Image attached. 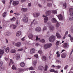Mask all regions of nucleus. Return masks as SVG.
<instances>
[{
    "label": "nucleus",
    "mask_w": 73,
    "mask_h": 73,
    "mask_svg": "<svg viewBox=\"0 0 73 73\" xmlns=\"http://www.w3.org/2000/svg\"><path fill=\"white\" fill-rule=\"evenodd\" d=\"M52 46V43L45 44L44 45V49H46L48 48H50Z\"/></svg>",
    "instance_id": "f257e3e1"
},
{
    "label": "nucleus",
    "mask_w": 73,
    "mask_h": 73,
    "mask_svg": "<svg viewBox=\"0 0 73 73\" xmlns=\"http://www.w3.org/2000/svg\"><path fill=\"white\" fill-rule=\"evenodd\" d=\"M50 42H53L56 40V36L54 35H52L49 38Z\"/></svg>",
    "instance_id": "f03ea898"
},
{
    "label": "nucleus",
    "mask_w": 73,
    "mask_h": 73,
    "mask_svg": "<svg viewBox=\"0 0 73 73\" xmlns=\"http://www.w3.org/2000/svg\"><path fill=\"white\" fill-rule=\"evenodd\" d=\"M56 16L58 17V19L60 21H62V20H64V18L63 17H62V15L60 14L59 15H56Z\"/></svg>",
    "instance_id": "7ed1b4c3"
},
{
    "label": "nucleus",
    "mask_w": 73,
    "mask_h": 73,
    "mask_svg": "<svg viewBox=\"0 0 73 73\" xmlns=\"http://www.w3.org/2000/svg\"><path fill=\"white\" fill-rule=\"evenodd\" d=\"M23 21L25 23H27L28 21V18L27 17H25L23 18Z\"/></svg>",
    "instance_id": "20e7f679"
},
{
    "label": "nucleus",
    "mask_w": 73,
    "mask_h": 73,
    "mask_svg": "<svg viewBox=\"0 0 73 73\" xmlns=\"http://www.w3.org/2000/svg\"><path fill=\"white\" fill-rule=\"evenodd\" d=\"M19 4V1H14L13 2V5L14 6H17Z\"/></svg>",
    "instance_id": "39448f33"
},
{
    "label": "nucleus",
    "mask_w": 73,
    "mask_h": 73,
    "mask_svg": "<svg viewBox=\"0 0 73 73\" xmlns=\"http://www.w3.org/2000/svg\"><path fill=\"white\" fill-rule=\"evenodd\" d=\"M51 13V11H46V15L45 16V15H43L42 16V17H46L47 16H48L49 14H50Z\"/></svg>",
    "instance_id": "423d86ee"
},
{
    "label": "nucleus",
    "mask_w": 73,
    "mask_h": 73,
    "mask_svg": "<svg viewBox=\"0 0 73 73\" xmlns=\"http://www.w3.org/2000/svg\"><path fill=\"white\" fill-rule=\"evenodd\" d=\"M36 51L35 50V49L34 48L31 49L30 51V54H33V53H35Z\"/></svg>",
    "instance_id": "0eeeda50"
},
{
    "label": "nucleus",
    "mask_w": 73,
    "mask_h": 73,
    "mask_svg": "<svg viewBox=\"0 0 73 73\" xmlns=\"http://www.w3.org/2000/svg\"><path fill=\"white\" fill-rule=\"evenodd\" d=\"M51 21L53 23H56L58 22L57 21V19L54 18H52Z\"/></svg>",
    "instance_id": "6e6552de"
},
{
    "label": "nucleus",
    "mask_w": 73,
    "mask_h": 73,
    "mask_svg": "<svg viewBox=\"0 0 73 73\" xmlns=\"http://www.w3.org/2000/svg\"><path fill=\"white\" fill-rule=\"evenodd\" d=\"M28 37L29 38V39H32V38L33 37V35L31 33H30L29 34L28 36Z\"/></svg>",
    "instance_id": "1a4fd4ad"
},
{
    "label": "nucleus",
    "mask_w": 73,
    "mask_h": 73,
    "mask_svg": "<svg viewBox=\"0 0 73 73\" xmlns=\"http://www.w3.org/2000/svg\"><path fill=\"white\" fill-rule=\"evenodd\" d=\"M20 57V55L19 54H17L15 55V58L16 60H19Z\"/></svg>",
    "instance_id": "9d476101"
},
{
    "label": "nucleus",
    "mask_w": 73,
    "mask_h": 73,
    "mask_svg": "<svg viewBox=\"0 0 73 73\" xmlns=\"http://www.w3.org/2000/svg\"><path fill=\"white\" fill-rule=\"evenodd\" d=\"M21 42H19L16 43L15 44V45L17 47H20V46H21Z\"/></svg>",
    "instance_id": "9b49d317"
},
{
    "label": "nucleus",
    "mask_w": 73,
    "mask_h": 73,
    "mask_svg": "<svg viewBox=\"0 0 73 73\" xmlns=\"http://www.w3.org/2000/svg\"><path fill=\"white\" fill-rule=\"evenodd\" d=\"M39 15H40V14L36 13H34L33 14V16L35 17H37Z\"/></svg>",
    "instance_id": "f8f14e48"
},
{
    "label": "nucleus",
    "mask_w": 73,
    "mask_h": 73,
    "mask_svg": "<svg viewBox=\"0 0 73 73\" xmlns=\"http://www.w3.org/2000/svg\"><path fill=\"white\" fill-rule=\"evenodd\" d=\"M11 28H13L14 29H15L16 27H17V25H14L13 24L11 25L10 26Z\"/></svg>",
    "instance_id": "ddd939ff"
},
{
    "label": "nucleus",
    "mask_w": 73,
    "mask_h": 73,
    "mask_svg": "<svg viewBox=\"0 0 73 73\" xmlns=\"http://www.w3.org/2000/svg\"><path fill=\"white\" fill-rule=\"evenodd\" d=\"M21 32L20 31H19L16 33V36L17 37H19L21 35Z\"/></svg>",
    "instance_id": "4468645a"
},
{
    "label": "nucleus",
    "mask_w": 73,
    "mask_h": 73,
    "mask_svg": "<svg viewBox=\"0 0 73 73\" xmlns=\"http://www.w3.org/2000/svg\"><path fill=\"white\" fill-rule=\"evenodd\" d=\"M37 60H35L33 62V66L35 67H36V64H37Z\"/></svg>",
    "instance_id": "2eb2a0df"
},
{
    "label": "nucleus",
    "mask_w": 73,
    "mask_h": 73,
    "mask_svg": "<svg viewBox=\"0 0 73 73\" xmlns=\"http://www.w3.org/2000/svg\"><path fill=\"white\" fill-rule=\"evenodd\" d=\"M5 67L4 66H0V70L2 71L3 70H4V69H5Z\"/></svg>",
    "instance_id": "dca6fc26"
},
{
    "label": "nucleus",
    "mask_w": 73,
    "mask_h": 73,
    "mask_svg": "<svg viewBox=\"0 0 73 73\" xmlns=\"http://www.w3.org/2000/svg\"><path fill=\"white\" fill-rule=\"evenodd\" d=\"M41 30V28L40 27H38L35 29V31H38H38H40Z\"/></svg>",
    "instance_id": "f3484780"
},
{
    "label": "nucleus",
    "mask_w": 73,
    "mask_h": 73,
    "mask_svg": "<svg viewBox=\"0 0 73 73\" xmlns=\"http://www.w3.org/2000/svg\"><path fill=\"white\" fill-rule=\"evenodd\" d=\"M20 65L21 67H24L25 66V63L23 62H22L20 64Z\"/></svg>",
    "instance_id": "a211bd4d"
},
{
    "label": "nucleus",
    "mask_w": 73,
    "mask_h": 73,
    "mask_svg": "<svg viewBox=\"0 0 73 73\" xmlns=\"http://www.w3.org/2000/svg\"><path fill=\"white\" fill-rule=\"evenodd\" d=\"M48 20V17H46L44 18V23H46Z\"/></svg>",
    "instance_id": "6ab92c4d"
},
{
    "label": "nucleus",
    "mask_w": 73,
    "mask_h": 73,
    "mask_svg": "<svg viewBox=\"0 0 73 73\" xmlns=\"http://www.w3.org/2000/svg\"><path fill=\"white\" fill-rule=\"evenodd\" d=\"M21 10L22 11H23V12H27L28 11V9L27 8H23L21 9Z\"/></svg>",
    "instance_id": "aec40b11"
},
{
    "label": "nucleus",
    "mask_w": 73,
    "mask_h": 73,
    "mask_svg": "<svg viewBox=\"0 0 73 73\" xmlns=\"http://www.w3.org/2000/svg\"><path fill=\"white\" fill-rule=\"evenodd\" d=\"M54 28L53 26H51L50 27V32H52L53 31V30H54Z\"/></svg>",
    "instance_id": "412c9836"
},
{
    "label": "nucleus",
    "mask_w": 73,
    "mask_h": 73,
    "mask_svg": "<svg viewBox=\"0 0 73 73\" xmlns=\"http://www.w3.org/2000/svg\"><path fill=\"white\" fill-rule=\"evenodd\" d=\"M41 58L43 61H46V57L45 56H42Z\"/></svg>",
    "instance_id": "4be33fe9"
},
{
    "label": "nucleus",
    "mask_w": 73,
    "mask_h": 73,
    "mask_svg": "<svg viewBox=\"0 0 73 73\" xmlns=\"http://www.w3.org/2000/svg\"><path fill=\"white\" fill-rule=\"evenodd\" d=\"M7 15V12H5L3 14V17H5V16Z\"/></svg>",
    "instance_id": "5701e85b"
},
{
    "label": "nucleus",
    "mask_w": 73,
    "mask_h": 73,
    "mask_svg": "<svg viewBox=\"0 0 73 73\" xmlns=\"http://www.w3.org/2000/svg\"><path fill=\"white\" fill-rule=\"evenodd\" d=\"M16 51L15 49H12L10 51V52L11 53H16Z\"/></svg>",
    "instance_id": "b1692460"
},
{
    "label": "nucleus",
    "mask_w": 73,
    "mask_h": 73,
    "mask_svg": "<svg viewBox=\"0 0 73 73\" xmlns=\"http://www.w3.org/2000/svg\"><path fill=\"white\" fill-rule=\"evenodd\" d=\"M56 35L57 38H61V36L58 34V33H57Z\"/></svg>",
    "instance_id": "393cba45"
},
{
    "label": "nucleus",
    "mask_w": 73,
    "mask_h": 73,
    "mask_svg": "<svg viewBox=\"0 0 73 73\" xmlns=\"http://www.w3.org/2000/svg\"><path fill=\"white\" fill-rule=\"evenodd\" d=\"M56 27H57V28L59 27H60V23H58V22H57L56 23Z\"/></svg>",
    "instance_id": "a878e982"
},
{
    "label": "nucleus",
    "mask_w": 73,
    "mask_h": 73,
    "mask_svg": "<svg viewBox=\"0 0 73 73\" xmlns=\"http://www.w3.org/2000/svg\"><path fill=\"white\" fill-rule=\"evenodd\" d=\"M38 69L39 70H43V69H44V67L42 66H39Z\"/></svg>",
    "instance_id": "bb28decb"
},
{
    "label": "nucleus",
    "mask_w": 73,
    "mask_h": 73,
    "mask_svg": "<svg viewBox=\"0 0 73 73\" xmlns=\"http://www.w3.org/2000/svg\"><path fill=\"white\" fill-rule=\"evenodd\" d=\"M5 50L6 53H8V52H9V47L7 48L6 49H5Z\"/></svg>",
    "instance_id": "cd10ccee"
},
{
    "label": "nucleus",
    "mask_w": 73,
    "mask_h": 73,
    "mask_svg": "<svg viewBox=\"0 0 73 73\" xmlns=\"http://www.w3.org/2000/svg\"><path fill=\"white\" fill-rule=\"evenodd\" d=\"M52 4L50 3H48L47 4V6L48 7H52Z\"/></svg>",
    "instance_id": "c85d7f7f"
},
{
    "label": "nucleus",
    "mask_w": 73,
    "mask_h": 73,
    "mask_svg": "<svg viewBox=\"0 0 73 73\" xmlns=\"http://www.w3.org/2000/svg\"><path fill=\"white\" fill-rule=\"evenodd\" d=\"M15 20L16 18H15V17H13L10 19V20L11 21H15Z\"/></svg>",
    "instance_id": "c756f323"
},
{
    "label": "nucleus",
    "mask_w": 73,
    "mask_h": 73,
    "mask_svg": "<svg viewBox=\"0 0 73 73\" xmlns=\"http://www.w3.org/2000/svg\"><path fill=\"white\" fill-rule=\"evenodd\" d=\"M40 42H42V43H44L45 42V40L44 39H42L40 40Z\"/></svg>",
    "instance_id": "7c9ffc66"
},
{
    "label": "nucleus",
    "mask_w": 73,
    "mask_h": 73,
    "mask_svg": "<svg viewBox=\"0 0 73 73\" xmlns=\"http://www.w3.org/2000/svg\"><path fill=\"white\" fill-rule=\"evenodd\" d=\"M4 54V50H0V54Z\"/></svg>",
    "instance_id": "2f4dec72"
},
{
    "label": "nucleus",
    "mask_w": 73,
    "mask_h": 73,
    "mask_svg": "<svg viewBox=\"0 0 73 73\" xmlns=\"http://www.w3.org/2000/svg\"><path fill=\"white\" fill-rule=\"evenodd\" d=\"M13 64V60H10L9 65H11V64Z\"/></svg>",
    "instance_id": "473e14b6"
},
{
    "label": "nucleus",
    "mask_w": 73,
    "mask_h": 73,
    "mask_svg": "<svg viewBox=\"0 0 73 73\" xmlns=\"http://www.w3.org/2000/svg\"><path fill=\"white\" fill-rule=\"evenodd\" d=\"M12 68L13 70H16V68L15 67L14 65L13 66Z\"/></svg>",
    "instance_id": "72a5a7b5"
},
{
    "label": "nucleus",
    "mask_w": 73,
    "mask_h": 73,
    "mask_svg": "<svg viewBox=\"0 0 73 73\" xmlns=\"http://www.w3.org/2000/svg\"><path fill=\"white\" fill-rule=\"evenodd\" d=\"M68 44L66 43H65L64 44V48H66L67 47H68Z\"/></svg>",
    "instance_id": "f704fd0d"
},
{
    "label": "nucleus",
    "mask_w": 73,
    "mask_h": 73,
    "mask_svg": "<svg viewBox=\"0 0 73 73\" xmlns=\"http://www.w3.org/2000/svg\"><path fill=\"white\" fill-rule=\"evenodd\" d=\"M70 16L73 17V12H70Z\"/></svg>",
    "instance_id": "c9c22d12"
},
{
    "label": "nucleus",
    "mask_w": 73,
    "mask_h": 73,
    "mask_svg": "<svg viewBox=\"0 0 73 73\" xmlns=\"http://www.w3.org/2000/svg\"><path fill=\"white\" fill-rule=\"evenodd\" d=\"M73 12V9L72 8H71L69 9V12Z\"/></svg>",
    "instance_id": "e433bc0d"
},
{
    "label": "nucleus",
    "mask_w": 73,
    "mask_h": 73,
    "mask_svg": "<svg viewBox=\"0 0 73 73\" xmlns=\"http://www.w3.org/2000/svg\"><path fill=\"white\" fill-rule=\"evenodd\" d=\"M69 20L71 21H73V17H72L70 16L69 18Z\"/></svg>",
    "instance_id": "4c0bfd02"
},
{
    "label": "nucleus",
    "mask_w": 73,
    "mask_h": 73,
    "mask_svg": "<svg viewBox=\"0 0 73 73\" xmlns=\"http://www.w3.org/2000/svg\"><path fill=\"white\" fill-rule=\"evenodd\" d=\"M52 12L54 14H57V11L56 10H52Z\"/></svg>",
    "instance_id": "58836bf2"
},
{
    "label": "nucleus",
    "mask_w": 73,
    "mask_h": 73,
    "mask_svg": "<svg viewBox=\"0 0 73 73\" xmlns=\"http://www.w3.org/2000/svg\"><path fill=\"white\" fill-rule=\"evenodd\" d=\"M50 72H55V71L54 69H53L50 70Z\"/></svg>",
    "instance_id": "ea45409f"
},
{
    "label": "nucleus",
    "mask_w": 73,
    "mask_h": 73,
    "mask_svg": "<svg viewBox=\"0 0 73 73\" xmlns=\"http://www.w3.org/2000/svg\"><path fill=\"white\" fill-rule=\"evenodd\" d=\"M48 69V66L46 65H45V67L44 68V70L45 71H46L47 70V69Z\"/></svg>",
    "instance_id": "a19ab883"
},
{
    "label": "nucleus",
    "mask_w": 73,
    "mask_h": 73,
    "mask_svg": "<svg viewBox=\"0 0 73 73\" xmlns=\"http://www.w3.org/2000/svg\"><path fill=\"white\" fill-rule=\"evenodd\" d=\"M59 43H60V41H58L56 42V45H57V46L58 45H59Z\"/></svg>",
    "instance_id": "79ce46f5"
},
{
    "label": "nucleus",
    "mask_w": 73,
    "mask_h": 73,
    "mask_svg": "<svg viewBox=\"0 0 73 73\" xmlns=\"http://www.w3.org/2000/svg\"><path fill=\"white\" fill-rule=\"evenodd\" d=\"M64 9H66V7H67V5H66V3H65L64 4Z\"/></svg>",
    "instance_id": "37998d69"
},
{
    "label": "nucleus",
    "mask_w": 73,
    "mask_h": 73,
    "mask_svg": "<svg viewBox=\"0 0 73 73\" xmlns=\"http://www.w3.org/2000/svg\"><path fill=\"white\" fill-rule=\"evenodd\" d=\"M38 53H39L40 54H42V51L41 50H39L38 51Z\"/></svg>",
    "instance_id": "c03bdc74"
},
{
    "label": "nucleus",
    "mask_w": 73,
    "mask_h": 73,
    "mask_svg": "<svg viewBox=\"0 0 73 73\" xmlns=\"http://www.w3.org/2000/svg\"><path fill=\"white\" fill-rule=\"evenodd\" d=\"M61 57L62 58H64V53H63L61 54Z\"/></svg>",
    "instance_id": "a18cd8bd"
},
{
    "label": "nucleus",
    "mask_w": 73,
    "mask_h": 73,
    "mask_svg": "<svg viewBox=\"0 0 73 73\" xmlns=\"http://www.w3.org/2000/svg\"><path fill=\"white\" fill-rule=\"evenodd\" d=\"M29 70H33L34 69V68L33 67H31L29 68Z\"/></svg>",
    "instance_id": "49530a36"
},
{
    "label": "nucleus",
    "mask_w": 73,
    "mask_h": 73,
    "mask_svg": "<svg viewBox=\"0 0 73 73\" xmlns=\"http://www.w3.org/2000/svg\"><path fill=\"white\" fill-rule=\"evenodd\" d=\"M71 32L72 33H73V26L71 27Z\"/></svg>",
    "instance_id": "de8ad7c7"
},
{
    "label": "nucleus",
    "mask_w": 73,
    "mask_h": 73,
    "mask_svg": "<svg viewBox=\"0 0 73 73\" xmlns=\"http://www.w3.org/2000/svg\"><path fill=\"white\" fill-rule=\"evenodd\" d=\"M34 57H35L36 58H38V55L37 54H36L34 56Z\"/></svg>",
    "instance_id": "09e8293b"
},
{
    "label": "nucleus",
    "mask_w": 73,
    "mask_h": 73,
    "mask_svg": "<svg viewBox=\"0 0 73 73\" xmlns=\"http://www.w3.org/2000/svg\"><path fill=\"white\" fill-rule=\"evenodd\" d=\"M56 67L58 69H60L61 68V66L58 65V66H56Z\"/></svg>",
    "instance_id": "8fccbe9b"
},
{
    "label": "nucleus",
    "mask_w": 73,
    "mask_h": 73,
    "mask_svg": "<svg viewBox=\"0 0 73 73\" xmlns=\"http://www.w3.org/2000/svg\"><path fill=\"white\" fill-rule=\"evenodd\" d=\"M19 72H22V71H24V69L23 68H21L19 69Z\"/></svg>",
    "instance_id": "3c124183"
},
{
    "label": "nucleus",
    "mask_w": 73,
    "mask_h": 73,
    "mask_svg": "<svg viewBox=\"0 0 73 73\" xmlns=\"http://www.w3.org/2000/svg\"><path fill=\"white\" fill-rule=\"evenodd\" d=\"M47 29V28H46V27H44L43 28V31H45V30H46Z\"/></svg>",
    "instance_id": "603ef678"
},
{
    "label": "nucleus",
    "mask_w": 73,
    "mask_h": 73,
    "mask_svg": "<svg viewBox=\"0 0 73 73\" xmlns=\"http://www.w3.org/2000/svg\"><path fill=\"white\" fill-rule=\"evenodd\" d=\"M23 50V48H20V49H19L17 50V51H18V52H19V51H21L22 50Z\"/></svg>",
    "instance_id": "864d4df0"
},
{
    "label": "nucleus",
    "mask_w": 73,
    "mask_h": 73,
    "mask_svg": "<svg viewBox=\"0 0 73 73\" xmlns=\"http://www.w3.org/2000/svg\"><path fill=\"white\" fill-rule=\"evenodd\" d=\"M68 31H67L66 32L65 34V36H66L67 35H68Z\"/></svg>",
    "instance_id": "5fc2aeb1"
},
{
    "label": "nucleus",
    "mask_w": 73,
    "mask_h": 73,
    "mask_svg": "<svg viewBox=\"0 0 73 73\" xmlns=\"http://www.w3.org/2000/svg\"><path fill=\"white\" fill-rule=\"evenodd\" d=\"M56 61L57 62H58V63H61V61L58 60H56Z\"/></svg>",
    "instance_id": "6e6d98bb"
},
{
    "label": "nucleus",
    "mask_w": 73,
    "mask_h": 73,
    "mask_svg": "<svg viewBox=\"0 0 73 73\" xmlns=\"http://www.w3.org/2000/svg\"><path fill=\"white\" fill-rule=\"evenodd\" d=\"M40 38H38V36H37L36 38V41H37V40H40Z\"/></svg>",
    "instance_id": "4d7b16f0"
},
{
    "label": "nucleus",
    "mask_w": 73,
    "mask_h": 73,
    "mask_svg": "<svg viewBox=\"0 0 73 73\" xmlns=\"http://www.w3.org/2000/svg\"><path fill=\"white\" fill-rule=\"evenodd\" d=\"M68 66L66 65V66L65 67L64 69H66L68 68Z\"/></svg>",
    "instance_id": "13d9d810"
},
{
    "label": "nucleus",
    "mask_w": 73,
    "mask_h": 73,
    "mask_svg": "<svg viewBox=\"0 0 73 73\" xmlns=\"http://www.w3.org/2000/svg\"><path fill=\"white\" fill-rule=\"evenodd\" d=\"M2 65H3V62H0V66H1Z\"/></svg>",
    "instance_id": "bf43d9fd"
},
{
    "label": "nucleus",
    "mask_w": 73,
    "mask_h": 73,
    "mask_svg": "<svg viewBox=\"0 0 73 73\" xmlns=\"http://www.w3.org/2000/svg\"><path fill=\"white\" fill-rule=\"evenodd\" d=\"M7 33V35L8 36H10V35H11V33L9 32H8Z\"/></svg>",
    "instance_id": "052dcab7"
},
{
    "label": "nucleus",
    "mask_w": 73,
    "mask_h": 73,
    "mask_svg": "<svg viewBox=\"0 0 73 73\" xmlns=\"http://www.w3.org/2000/svg\"><path fill=\"white\" fill-rule=\"evenodd\" d=\"M70 39L71 41H72V40H73V37L72 36L70 37Z\"/></svg>",
    "instance_id": "680f3d73"
},
{
    "label": "nucleus",
    "mask_w": 73,
    "mask_h": 73,
    "mask_svg": "<svg viewBox=\"0 0 73 73\" xmlns=\"http://www.w3.org/2000/svg\"><path fill=\"white\" fill-rule=\"evenodd\" d=\"M4 35L5 36H8L7 33H5L4 34Z\"/></svg>",
    "instance_id": "e2e57ef3"
},
{
    "label": "nucleus",
    "mask_w": 73,
    "mask_h": 73,
    "mask_svg": "<svg viewBox=\"0 0 73 73\" xmlns=\"http://www.w3.org/2000/svg\"><path fill=\"white\" fill-rule=\"evenodd\" d=\"M32 4L31 3H28V7H30L31 6V5Z\"/></svg>",
    "instance_id": "0e129e2a"
},
{
    "label": "nucleus",
    "mask_w": 73,
    "mask_h": 73,
    "mask_svg": "<svg viewBox=\"0 0 73 73\" xmlns=\"http://www.w3.org/2000/svg\"><path fill=\"white\" fill-rule=\"evenodd\" d=\"M2 2L4 4L5 3V1L4 0H3L2 1Z\"/></svg>",
    "instance_id": "69168bd1"
},
{
    "label": "nucleus",
    "mask_w": 73,
    "mask_h": 73,
    "mask_svg": "<svg viewBox=\"0 0 73 73\" xmlns=\"http://www.w3.org/2000/svg\"><path fill=\"white\" fill-rule=\"evenodd\" d=\"M12 1H13V0H10V4H12Z\"/></svg>",
    "instance_id": "338daca9"
},
{
    "label": "nucleus",
    "mask_w": 73,
    "mask_h": 73,
    "mask_svg": "<svg viewBox=\"0 0 73 73\" xmlns=\"http://www.w3.org/2000/svg\"><path fill=\"white\" fill-rule=\"evenodd\" d=\"M38 22L37 21H35V24H38Z\"/></svg>",
    "instance_id": "774afa93"
}]
</instances>
